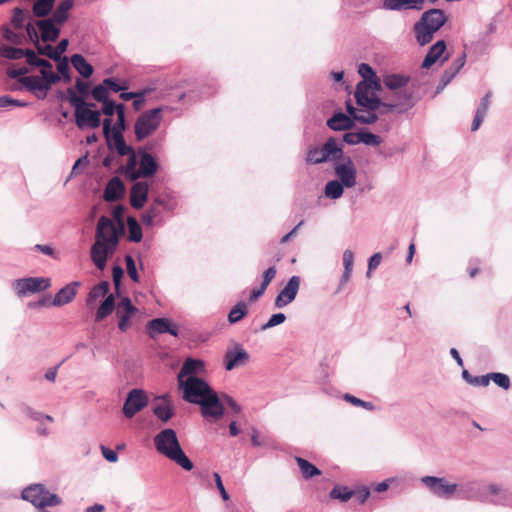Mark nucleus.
Masks as SVG:
<instances>
[{
	"mask_svg": "<svg viewBox=\"0 0 512 512\" xmlns=\"http://www.w3.org/2000/svg\"><path fill=\"white\" fill-rule=\"evenodd\" d=\"M122 215L123 208L118 206L113 210L115 221L106 216H101L98 220L95 242L91 246L90 256L99 270H104L108 258L114 254L119 245L120 237L124 234L125 227L121 219Z\"/></svg>",
	"mask_w": 512,
	"mask_h": 512,
	"instance_id": "obj_1",
	"label": "nucleus"
},
{
	"mask_svg": "<svg viewBox=\"0 0 512 512\" xmlns=\"http://www.w3.org/2000/svg\"><path fill=\"white\" fill-rule=\"evenodd\" d=\"M411 78L409 75L400 73H387L382 76L383 85L390 91L384 96L383 105L385 112H405L415 104L414 91L408 88Z\"/></svg>",
	"mask_w": 512,
	"mask_h": 512,
	"instance_id": "obj_2",
	"label": "nucleus"
},
{
	"mask_svg": "<svg viewBox=\"0 0 512 512\" xmlns=\"http://www.w3.org/2000/svg\"><path fill=\"white\" fill-rule=\"evenodd\" d=\"M153 443L159 454L176 463L182 469L191 471L194 468L193 462L183 451L177 434L172 428H165L158 432L153 438Z\"/></svg>",
	"mask_w": 512,
	"mask_h": 512,
	"instance_id": "obj_3",
	"label": "nucleus"
},
{
	"mask_svg": "<svg viewBox=\"0 0 512 512\" xmlns=\"http://www.w3.org/2000/svg\"><path fill=\"white\" fill-rule=\"evenodd\" d=\"M70 104L75 108V122L79 129L98 128L101 124V113L85 107L83 97H78L73 88L67 89Z\"/></svg>",
	"mask_w": 512,
	"mask_h": 512,
	"instance_id": "obj_4",
	"label": "nucleus"
},
{
	"mask_svg": "<svg viewBox=\"0 0 512 512\" xmlns=\"http://www.w3.org/2000/svg\"><path fill=\"white\" fill-rule=\"evenodd\" d=\"M164 107H156L141 113L135 121L134 133L138 142L151 136L160 127Z\"/></svg>",
	"mask_w": 512,
	"mask_h": 512,
	"instance_id": "obj_5",
	"label": "nucleus"
},
{
	"mask_svg": "<svg viewBox=\"0 0 512 512\" xmlns=\"http://www.w3.org/2000/svg\"><path fill=\"white\" fill-rule=\"evenodd\" d=\"M343 149L339 146L337 140L333 137L327 139V141L321 147H311L308 149L305 161L307 164H321L325 162H336L342 158Z\"/></svg>",
	"mask_w": 512,
	"mask_h": 512,
	"instance_id": "obj_6",
	"label": "nucleus"
},
{
	"mask_svg": "<svg viewBox=\"0 0 512 512\" xmlns=\"http://www.w3.org/2000/svg\"><path fill=\"white\" fill-rule=\"evenodd\" d=\"M40 73L41 77L32 75L27 78H22L20 84L23 85L27 91L33 93L38 99L43 100L46 98L47 92L51 89L52 85L60 81V76L46 69H41Z\"/></svg>",
	"mask_w": 512,
	"mask_h": 512,
	"instance_id": "obj_7",
	"label": "nucleus"
},
{
	"mask_svg": "<svg viewBox=\"0 0 512 512\" xmlns=\"http://www.w3.org/2000/svg\"><path fill=\"white\" fill-rule=\"evenodd\" d=\"M23 500L30 502L38 509L58 506L62 499L54 493H50L43 484L36 483L26 487L21 494Z\"/></svg>",
	"mask_w": 512,
	"mask_h": 512,
	"instance_id": "obj_8",
	"label": "nucleus"
},
{
	"mask_svg": "<svg viewBox=\"0 0 512 512\" xmlns=\"http://www.w3.org/2000/svg\"><path fill=\"white\" fill-rule=\"evenodd\" d=\"M178 385L179 389L183 392V399L193 404H198L212 392V388L209 384L196 376H190L185 380H180L178 381Z\"/></svg>",
	"mask_w": 512,
	"mask_h": 512,
	"instance_id": "obj_9",
	"label": "nucleus"
},
{
	"mask_svg": "<svg viewBox=\"0 0 512 512\" xmlns=\"http://www.w3.org/2000/svg\"><path fill=\"white\" fill-rule=\"evenodd\" d=\"M420 482L435 497L442 499H451L457 492L458 484L450 483L444 477L423 476Z\"/></svg>",
	"mask_w": 512,
	"mask_h": 512,
	"instance_id": "obj_10",
	"label": "nucleus"
},
{
	"mask_svg": "<svg viewBox=\"0 0 512 512\" xmlns=\"http://www.w3.org/2000/svg\"><path fill=\"white\" fill-rule=\"evenodd\" d=\"M50 286V279L45 277L20 278L12 283V287L18 297H25L47 290Z\"/></svg>",
	"mask_w": 512,
	"mask_h": 512,
	"instance_id": "obj_11",
	"label": "nucleus"
},
{
	"mask_svg": "<svg viewBox=\"0 0 512 512\" xmlns=\"http://www.w3.org/2000/svg\"><path fill=\"white\" fill-rule=\"evenodd\" d=\"M333 167L338 181L346 188H352L356 185L357 170L351 157L342 155V158L337 160Z\"/></svg>",
	"mask_w": 512,
	"mask_h": 512,
	"instance_id": "obj_12",
	"label": "nucleus"
},
{
	"mask_svg": "<svg viewBox=\"0 0 512 512\" xmlns=\"http://www.w3.org/2000/svg\"><path fill=\"white\" fill-rule=\"evenodd\" d=\"M111 125L112 120L110 118H106L103 121V133L107 139L108 147L111 150H116V152L120 156H125L132 152V147L127 145L123 136L119 130H112L111 134Z\"/></svg>",
	"mask_w": 512,
	"mask_h": 512,
	"instance_id": "obj_13",
	"label": "nucleus"
},
{
	"mask_svg": "<svg viewBox=\"0 0 512 512\" xmlns=\"http://www.w3.org/2000/svg\"><path fill=\"white\" fill-rule=\"evenodd\" d=\"M148 405V397L141 389H132L128 392L122 412L128 419L134 417L138 412Z\"/></svg>",
	"mask_w": 512,
	"mask_h": 512,
	"instance_id": "obj_14",
	"label": "nucleus"
},
{
	"mask_svg": "<svg viewBox=\"0 0 512 512\" xmlns=\"http://www.w3.org/2000/svg\"><path fill=\"white\" fill-rule=\"evenodd\" d=\"M367 87L366 82H359L357 84L354 94L357 105L369 109H383V105H385L386 102L377 97Z\"/></svg>",
	"mask_w": 512,
	"mask_h": 512,
	"instance_id": "obj_15",
	"label": "nucleus"
},
{
	"mask_svg": "<svg viewBox=\"0 0 512 512\" xmlns=\"http://www.w3.org/2000/svg\"><path fill=\"white\" fill-rule=\"evenodd\" d=\"M300 283L301 279L299 276H292L276 296L274 301L275 307L281 309L292 303L298 294Z\"/></svg>",
	"mask_w": 512,
	"mask_h": 512,
	"instance_id": "obj_16",
	"label": "nucleus"
},
{
	"mask_svg": "<svg viewBox=\"0 0 512 512\" xmlns=\"http://www.w3.org/2000/svg\"><path fill=\"white\" fill-rule=\"evenodd\" d=\"M152 412L162 423H167L175 415L169 394L155 398L152 403Z\"/></svg>",
	"mask_w": 512,
	"mask_h": 512,
	"instance_id": "obj_17",
	"label": "nucleus"
},
{
	"mask_svg": "<svg viewBox=\"0 0 512 512\" xmlns=\"http://www.w3.org/2000/svg\"><path fill=\"white\" fill-rule=\"evenodd\" d=\"M138 312V309L132 304L128 297L122 298L116 307V314L119 318L118 328L125 332L130 327V319Z\"/></svg>",
	"mask_w": 512,
	"mask_h": 512,
	"instance_id": "obj_18",
	"label": "nucleus"
},
{
	"mask_svg": "<svg viewBox=\"0 0 512 512\" xmlns=\"http://www.w3.org/2000/svg\"><path fill=\"white\" fill-rule=\"evenodd\" d=\"M249 354L240 345L236 344L234 348L228 349L224 355L223 363L226 370L231 371L236 367L246 364L249 361Z\"/></svg>",
	"mask_w": 512,
	"mask_h": 512,
	"instance_id": "obj_19",
	"label": "nucleus"
},
{
	"mask_svg": "<svg viewBox=\"0 0 512 512\" xmlns=\"http://www.w3.org/2000/svg\"><path fill=\"white\" fill-rule=\"evenodd\" d=\"M201 407V413L204 417L219 418L224 414V407L217 393L212 390L208 396L198 403Z\"/></svg>",
	"mask_w": 512,
	"mask_h": 512,
	"instance_id": "obj_20",
	"label": "nucleus"
},
{
	"mask_svg": "<svg viewBox=\"0 0 512 512\" xmlns=\"http://www.w3.org/2000/svg\"><path fill=\"white\" fill-rule=\"evenodd\" d=\"M37 28L40 32V39L43 42L55 41L61 32L60 25L54 21L51 17L36 20Z\"/></svg>",
	"mask_w": 512,
	"mask_h": 512,
	"instance_id": "obj_21",
	"label": "nucleus"
},
{
	"mask_svg": "<svg viewBox=\"0 0 512 512\" xmlns=\"http://www.w3.org/2000/svg\"><path fill=\"white\" fill-rule=\"evenodd\" d=\"M379 111V114H388L389 112H385V109H369V108H355L350 103H347V112L353 118L362 124H373L375 123L379 116L376 113Z\"/></svg>",
	"mask_w": 512,
	"mask_h": 512,
	"instance_id": "obj_22",
	"label": "nucleus"
},
{
	"mask_svg": "<svg viewBox=\"0 0 512 512\" xmlns=\"http://www.w3.org/2000/svg\"><path fill=\"white\" fill-rule=\"evenodd\" d=\"M139 166L137 174L134 175V178H148L153 176L158 170V163L156 159L148 152L142 151L139 152Z\"/></svg>",
	"mask_w": 512,
	"mask_h": 512,
	"instance_id": "obj_23",
	"label": "nucleus"
},
{
	"mask_svg": "<svg viewBox=\"0 0 512 512\" xmlns=\"http://www.w3.org/2000/svg\"><path fill=\"white\" fill-rule=\"evenodd\" d=\"M147 330L150 337L154 338L157 334L169 333L178 336V328L166 318H156L148 322Z\"/></svg>",
	"mask_w": 512,
	"mask_h": 512,
	"instance_id": "obj_24",
	"label": "nucleus"
},
{
	"mask_svg": "<svg viewBox=\"0 0 512 512\" xmlns=\"http://www.w3.org/2000/svg\"><path fill=\"white\" fill-rule=\"evenodd\" d=\"M425 0H383L382 8L388 11L417 10L424 8Z\"/></svg>",
	"mask_w": 512,
	"mask_h": 512,
	"instance_id": "obj_25",
	"label": "nucleus"
},
{
	"mask_svg": "<svg viewBox=\"0 0 512 512\" xmlns=\"http://www.w3.org/2000/svg\"><path fill=\"white\" fill-rule=\"evenodd\" d=\"M457 495L460 499L468 501H483L480 492V483L476 480L467 481L458 485Z\"/></svg>",
	"mask_w": 512,
	"mask_h": 512,
	"instance_id": "obj_26",
	"label": "nucleus"
},
{
	"mask_svg": "<svg viewBox=\"0 0 512 512\" xmlns=\"http://www.w3.org/2000/svg\"><path fill=\"white\" fill-rule=\"evenodd\" d=\"M149 185L144 181L136 182L130 191V203L135 209H141L148 198Z\"/></svg>",
	"mask_w": 512,
	"mask_h": 512,
	"instance_id": "obj_27",
	"label": "nucleus"
},
{
	"mask_svg": "<svg viewBox=\"0 0 512 512\" xmlns=\"http://www.w3.org/2000/svg\"><path fill=\"white\" fill-rule=\"evenodd\" d=\"M420 21L437 32L447 21V17L441 9H430L424 12Z\"/></svg>",
	"mask_w": 512,
	"mask_h": 512,
	"instance_id": "obj_28",
	"label": "nucleus"
},
{
	"mask_svg": "<svg viewBox=\"0 0 512 512\" xmlns=\"http://www.w3.org/2000/svg\"><path fill=\"white\" fill-rule=\"evenodd\" d=\"M80 285L79 282H72L65 287L61 288L55 295L52 305L61 307L70 303L76 296V288Z\"/></svg>",
	"mask_w": 512,
	"mask_h": 512,
	"instance_id": "obj_29",
	"label": "nucleus"
},
{
	"mask_svg": "<svg viewBox=\"0 0 512 512\" xmlns=\"http://www.w3.org/2000/svg\"><path fill=\"white\" fill-rule=\"evenodd\" d=\"M125 192L123 182L119 177H113L106 185L104 191V199L108 202H113L120 199Z\"/></svg>",
	"mask_w": 512,
	"mask_h": 512,
	"instance_id": "obj_30",
	"label": "nucleus"
},
{
	"mask_svg": "<svg viewBox=\"0 0 512 512\" xmlns=\"http://www.w3.org/2000/svg\"><path fill=\"white\" fill-rule=\"evenodd\" d=\"M446 50V43L444 40H439L435 44H433L428 53L426 54L422 67L425 69L431 68L438 60L441 59L442 55Z\"/></svg>",
	"mask_w": 512,
	"mask_h": 512,
	"instance_id": "obj_31",
	"label": "nucleus"
},
{
	"mask_svg": "<svg viewBox=\"0 0 512 512\" xmlns=\"http://www.w3.org/2000/svg\"><path fill=\"white\" fill-rule=\"evenodd\" d=\"M327 125L335 131H343L351 129L354 126L353 118L342 112L335 113L328 121Z\"/></svg>",
	"mask_w": 512,
	"mask_h": 512,
	"instance_id": "obj_32",
	"label": "nucleus"
},
{
	"mask_svg": "<svg viewBox=\"0 0 512 512\" xmlns=\"http://www.w3.org/2000/svg\"><path fill=\"white\" fill-rule=\"evenodd\" d=\"M204 367V363L201 360L188 358L183 363L179 373H178V381L185 380L187 377L194 376V374L198 373Z\"/></svg>",
	"mask_w": 512,
	"mask_h": 512,
	"instance_id": "obj_33",
	"label": "nucleus"
},
{
	"mask_svg": "<svg viewBox=\"0 0 512 512\" xmlns=\"http://www.w3.org/2000/svg\"><path fill=\"white\" fill-rule=\"evenodd\" d=\"M74 6L73 0H62L52 12L51 18L63 25L69 19V13Z\"/></svg>",
	"mask_w": 512,
	"mask_h": 512,
	"instance_id": "obj_34",
	"label": "nucleus"
},
{
	"mask_svg": "<svg viewBox=\"0 0 512 512\" xmlns=\"http://www.w3.org/2000/svg\"><path fill=\"white\" fill-rule=\"evenodd\" d=\"M110 289V284L108 281H101L97 285L93 286L90 290L87 299L86 304L88 306H93L96 301L100 298H103L107 296Z\"/></svg>",
	"mask_w": 512,
	"mask_h": 512,
	"instance_id": "obj_35",
	"label": "nucleus"
},
{
	"mask_svg": "<svg viewBox=\"0 0 512 512\" xmlns=\"http://www.w3.org/2000/svg\"><path fill=\"white\" fill-rule=\"evenodd\" d=\"M414 31H415L416 40L419 43V45H421V46L426 45L429 42H431L433 39V36L435 34V31L433 29L426 26L420 20L417 23H415Z\"/></svg>",
	"mask_w": 512,
	"mask_h": 512,
	"instance_id": "obj_36",
	"label": "nucleus"
},
{
	"mask_svg": "<svg viewBox=\"0 0 512 512\" xmlns=\"http://www.w3.org/2000/svg\"><path fill=\"white\" fill-rule=\"evenodd\" d=\"M71 63L84 78H89L93 74V66L81 54H74L71 57Z\"/></svg>",
	"mask_w": 512,
	"mask_h": 512,
	"instance_id": "obj_37",
	"label": "nucleus"
},
{
	"mask_svg": "<svg viewBox=\"0 0 512 512\" xmlns=\"http://www.w3.org/2000/svg\"><path fill=\"white\" fill-rule=\"evenodd\" d=\"M115 298L113 294H109L106 296L104 301L98 307L95 314V321L100 322L105 319L108 315H110L115 309Z\"/></svg>",
	"mask_w": 512,
	"mask_h": 512,
	"instance_id": "obj_38",
	"label": "nucleus"
},
{
	"mask_svg": "<svg viewBox=\"0 0 512 512\" xmlns=\"http://www.w3.org/2000/svg\"><path fill=\"white\" fill-rule=\"evenodd\" d=\"M55 1L56 0H35L32 6L34 16L42 19L48 16L53 10Z\"/></svg>",
	"mask_w": 512,
	"mask_h": 512,
	"instance_id": "obj_39",
	"label": "nucleus"
},
{
	"mask_svg": "<svg viewBox=\"0 0 512 512\" xmlns=\"http://www.w3.org/2000/svg\"><path fill=\"white\" fill-rule=\"evenodd\" d=\"M345 185L338 180H330L326 183L324 188V195L328 199L337 200L342 197Z\"/></svg>",
	"mask_w": 512,
	"mask_h": 512,
	"instance_id": "obj_40",
	"label": "nucleus"
},
{
	"mask_svg": "<svg viewBox=\"0 0 512 512\" xmlns=\"http://www.w3.org/2000/svg\"><path fill=\"white\" fill-rule=\"evenodd\" d=\"M295 460L299 466L302 476L305 479H310L321 474V471L308 460L301 457H296Z\"/></svg>",
	"mask_w": 512,
	"mask_h": 512,
	"instance_id": "obj_41",
	"label": "nucleus"
},
{
	"mask_svg": "<svg viewBox=\"0 0 512 512\" xmlns=\"http://www.w3.org/2000/svg\"><path fill=\"white\" fill-rule=\"evenodd\" d=\"M248 313V306L244 301L238 302L229 312L228 321L235 324L242 320Z\"/></svg>",
	"mask_w": 512,
	"mask_h": 512,
	"instance_id": "obj_42",
	"label": "nucleus"
},
{
	"mask_svg": "<svg viewBox=\"0 0 512 512\" xmlns=\"http://www.w3.org/2000/svg\"><path fill=\"white\" fill-rule=\"evenodd\" d=\"M126 155L128 156V159L124 168L125 176L130 180L135 181L136 178H134V175L137 174L139 166L138 157L133 149L132 152Z\"/></svg>",
	"mask_w": 512,
	"mask_h": 512,
	"instance_id": "obj_43",
	"label": "nucleus"
},
{
	"mask_svg": "<svg viewBox=\"0 0 512 512\" xmlns=\"http://www.w3.org/2000/svg\"><path fill=\"white\" fill-rule=\"evenodd\" d=\"M2 37L11 44L21 45L24 43L25 36L22 33L15 32L7 25L1 27Z\"/></svg>",
	"mask_w": 512,
	"mask_h": 512,
	"instance_id": "obj_44",
	"label": "nucleus"
},
{
	"mask_svg": "<svg viewBox=\"0 0 512 512\" xmlns=\"http://www.w3.org/2000/svg\"><path fill=\"white\" fill-rule=\"evenodd\" d=\"M127 225L129 241L135 243L140 242L142 240L143 234L139 223L133 217H129L127 220Z\"/></svg>",
	"mask_w": 512,
	"mask_h": 512,
	"instance_id": "obj_45",
	"label": "nucleus"
},
{
	"mask_svg": "<svg viewBox=\"0 0 512 512\" xmlns=\"http://www.w3.org/2000/svg\"><path fill=\"white\" fill-rule=\"evenodd\" d=\"M25 49L0 45V56L10 60H18L24 57Z\"/></svg>",
	"mask_w": 512,
	"mask_h": 512,
	"instance_id": "obj_46",
	"label": "nucleus"
},
{
	"mask_svg": "<svg viewBox=\"0 0 512 512\" xmlns=\"http://www.w3.org/2000/svg\"><path fill=\"white\" fill-rule=\"evenodd\" d=\"M28 12L20 7H15L12 11L11 25L14 29H22L25 27V20Z\"/></svg>",
	"mask_w": 512,
	"mask_h": 512,
	"instance_id": "obj_47",
	"label": "nucleus"
},
{
	"mask_svg": "<svg viewBox=\"0 0 512 512\" xmlns=\"http://www.w3.org/2000/svg\"><path fill=\"white\" fill-rule=\"evenodd\" d=\"M488 384L492 380L497 386L501 387L504 390H508L510 388L511 382L508 375L500 372H492L488 373Z\"/></svg>",
	"mask_w": 512,
	"mask_h": 512,
	"instance_id": "obj_48",
	"label": "nucleus"
},
{
	"mask_svg": "<svg viewBox=\"0 0 512 512\" xmlns=\"http://www.w3.org/2000/svg\"><path fill=\"white\" fill-rule=\"evenodd\" d=\"M353 494V491L349 490L348 487L335 486L330 492V497L332 499H338L341 502H346Z\"/></svg>",
	"mask_w": 512,
	"mask_h": 512,
	"instance_id": "obj_49",
	"label": "nucleus"
},
{
	"mask_svg": "<svg viewBox=\"0 0 512 512\" xmlns=\"http://www.w3.org/2000/svg\"><path fill=\"white\" fill-rule=\"evenodd\" d=\"M462 377L467 383L471 385L482 387L488 386L487 374L482 376H472L467 370H463Z\"/></svg>",
	"mask_w": 512,
	"mask_h": 512,
	"instance_id": "obj_50",
	"label": "nucleus"
},
{
	"mask_svg": "<svg viewBox=\"0 0 512 512\" xmlns=\"http://www.w3.org/2000/svg\"><path fill=\"white\" fill-rule=\"evenodd\" d=\"M24 28L26 30L28 40L31 43H33L34 46H38V42L41 41V39H40V32L36 25V21L35 22L29 21L25 25Z\"/></svg>",
	"mask_w": 512,
	"mask_h": 512,
	"instance_id": "obj_51",
	"label": "nucleus"
},
{
	"mask_svg": "<svg viewBox=\"0 0 512 512\" xmlns=\"http://www.w3.org/2000/svg\"><path fill=\"white\" fill-rule=\"evenodd\" d=\"M343 399L354 406L362 407L369 411H372L375 408L372 402L361 400L349 393L344 394Z\"/></svg>",
	"mask_w": 512,
	"mask_h": 512,
	"instance_id": "obj_52",
	"label": "nucleus"
},
{
	"mask_svg": "<svg viewBox=\"0 0 512 512\" xmlns=\"http://www.w3.org/2000/svg\"><path fill=\"white\" fill-rule=\"evenodd\" d=\"M361 143L367 146H378L382 143V138L372 132L361 130Z\"/></svg>",
	"mask_w": 512,
	"mask_h": 512,
	"instance_id": "obj_53",
	"label": "nucleus"
},
{
	"mask_svg": "<svg viewBox=\"0 0 512 512\" xmlns=\"http://www.w3.org/2000/svg\"><path fill=\"white\" fill-rule=\"evenodd\" d=\"M25 414L27 417L32 419L33 421L39 422L40 424H43L44 421L53 422V417L48 414H43L39 411H35L30 407H27L25 409Z\"/></svg>",
	"mask_w": 512,
	"mask_h": 512,
	"instance_id": "obj_54",
	"label": "nucleus"
},
{
	"mask_svg": "<svg viewBox=\"0 0 512 512\" xmlns=\"http://www.w3.org/2000/svg\"><path fill=\"white\" fill-rule=\"evenodd\" d=\"M159 216L160 210L155 206H151L147 211H145V213H143L141 220L145 225L152 226Z\"/></svg>",
	"mask_w": 512,
	"mask_h": 512,
	"instance_id": "obj_55",
	"label": "nucleus"
},
{
	"mask_svg": "<svg viewBox=\"0 0 512 512\" xmlns=\"http://www.w3.org/2000/svg\"><path fill=\"white\" fill-rule=\"evenodd\" d=\"M488 491L490 494L492 495H501V497L496 500V501H493L494 504H500V505H505L506 504V497L508 496V491L507 490H502L500 488V486L496 485V484H490L488 485Z\"/></svg>",
	"mask_w": 512,
	"mask_h": 512,
	"instance_id": "obj_56",
	"label": "nucleus"
},
{
	"mask_svg": "<svg viewBox=\"0 0 512 512\" xmlns=\"http://www.w3.org/2000/svg\"><path fill=\"white\" fill-rule=\"evenodd\" d=\"M358 73L363 78V80L361 82H369L377 76L376 73L374 72L373 68L369 64H366V63H361L358 66Z\"/></svg>",
	"mask_w": 512,
	"mask_h": 512,
	"instance_id": "obj_57",
	"label": "nucleus"
},
{
	"mask_svg": "<svg viewBox=\"0 0 512 512\" xmlns=\"http://www.w3.org/2000/svg\"><path fill=\"white\" fill-rule=\"evenodd\" d=\"M91 94H92V97L98 102L102 103V102L108 100V90L104 84V81L101 84L95 86L93 88Z\"/></svg>",
	"mask_w": 512,
	"mask_h": 512,
	"instance_id": "obj_58",
	"label": "nucleus"
},
{
	"mask_svg": "<svg viewBox=\"0 0 512 512\" xmlns=\"http://www.w3.org/2000/svg\"><path fill=\"white\" fill-rule=\"evenodd\" d=\"M455 76V72L451 71L449 68L446 69L441 75L439 83L436 87V93H440L454 79Z\"/></svg>",
	"mask_w": 512,
	"mask_h": 512,
	"instance_id": "obj_59",
	"label": "nucleus"
},
{
	"mask_svg": "<svg viewBox=\"0 0 512 512\" xmlns=\"http://www.w3.org/2000/svg\"><path fill=\"white\" fill-rule=\"evenodd\" d=\"M125 262H126V270H127L129 277L134 282H139V275H138L136 264H135L133 257L130 255H126Z\"/></svg>",
	"mask_w": 512,
	"mask_h": 512,
	"instance_id": "obj_60",
	"label": "nucleus"
},
{
	"mask_svg": "<svg viewBox=\"0 0 512 512\" xmlns=\"http://www.w3.org/2000/svg\"><path fill=\"white\" fill-rule=\"evenodd\" d=\"M286 320V316L285 314L283 313H277V314H273L269 320L262 325L261 329L262 330H268L270 328H273L277 325H280L282 323H284Z\"/></svg>",
	"mask_w": 512,
	"mask_h": 512,
	"instance_id": "obj_61",
	"label": "nucleus"
},
{
	"mask_svg": "<svg viewBox=\"0 0 512 512\" xmlns=\"http://www.w3.org/2000/svg\"><path fill=\"white\" fill-rule=\"evenodd\" d=\"M57 68H58V72L61 74L60 80L63 79V81L66 82V83L70 82L71 81V76L69 74L70 68H69V64H68L67 58H63L58 63Z\"/></svg>",
	"mask_w": 512,
	"mask_h": 512,
	"instance_id": "obj_62",
	"label": "nucleus"
},
{
	"mask_svg": "<svg viewBox=\"0 0 512 512\" xmlns=\"http://www.w3.org/2000/svg\"><path fill=\"white\" fill-rule=\"evenodd\" d=\"M343 260V267L346 271L353 272V265H354V253L350 249H346L343 252L342 255Z\"/></svg>",
	"mask_w": 512,
	"mask_h": 512,
	"instance_id": "obj_63",
	"label": "nucleus"
},
{
	"mask_svg": "<svg viewBox=\"0 0 512 512\" xmlns=\"http://www.w3.org/2000/svg\"><path fill=\"white\" fill-rule=\"evenodd\" d=\"M382 261V254L380 252L374 253L368 260V270L366 276L369 278L371 276V272L378 268Z\"/></svg>",
	"mask_w": 512,
	"mask_h": 512,
	"instance_id": "obj_64",
	"label": "nucleus"
}]
</instances>
